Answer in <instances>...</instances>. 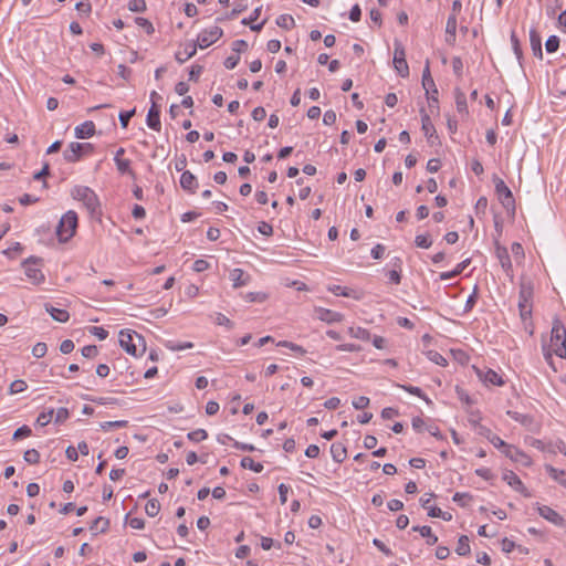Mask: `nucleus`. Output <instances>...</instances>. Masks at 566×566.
Returning a JSON list of instances; mask_svg holds the SVG:
<instances>
[{
  "mask_svg": "<svg viewBox=\"0 0 566 566\" xmlns=\"http://www.w3.org/2000/svg\"><path fill=\"white\" fill-rule=\"evenodd\" d=\"M71 196L74 200L80 201L92 218L102 216V208L98 196L87 186H75Z\"/></svg>",
  "mask_w": 566,
  "mask_h": 566,
  "instance_id": "obj_1",
  "label": "nucleus"
},
{
  "mask_svg": "<svg viewBox=\"0 0 566 566\" xmlns=\"http://www.w3.org/2000/svg\"><path fill=\"white\" fill-rule=\"evenodd\" d=\"M119 345L127 354L140 357L146 350V342L142 335L129 329L119 332Z\"/></svg>",
  "mask_w": 566,
  "mask_h": 566,
  "instance_id": "obj_2",
  "label": "nucleus"
},
{
  "mask_svg": "<svg viewBox=\"0 0 566 566\" xmlns=\"http://www.w3.org/2000/svg\"><path fill=\"white\" fill-rule=\"evenodd\" d=\"M77 228V214L73 210L65 212L56 227V235L60 242H67L75 234Z\"/></svg>",
  "mask_w": 566,
  "mask_h": 566,
  "instance_id": "obj_3",
  "label": "nucleus"
},
{
  "mask_svg": "<svg viewBox=\"0 0 566 566\" xmlns=\"http://www.w3.org/2000/svg\"><path fill=\"white\" fill-rule=\"evenodd\" d=\"M551 347L553 353L560 357H566V328L559 319L553 322L551 332Z\"/></svg>",
  "mask_w": 566,
  "mask_h": 566,
  "instance_id": "obj_4",
  "label": "nucleus"
},
{
  "mask_svg": "<svg viewBox=\"0 0 566 566\" xmlns=\"http://www.w3.org/2000/svg\"><path fill=\"white\" fill-rule=\"evenodd\" d=\"M41 266L42 260L36 256H30L22 262L24 274L32 284L39 285L45 281Z\"/></svg>",
  "mask_w": 566,
  "mask_h": 566,
  "instance_id": "obj_5",
  "label": "nucleus"
},
{
  "mask_svg": "<svg viewBox=\"0 0 566 566\" xmlns=\"http://www.w3.org/2000/svg\"><path fill=\"white\" fill-rule=\"evenodd\" d=\"M494 187L495 192L499 196V199L504 208L506 209H514L515 208V200L513 197V193L511 189L506 186V184L499 177H494Z\"/></svg>",
  "mask_w": 566,
  "mask_h": 566,
  "instance_id": "obj_6",
  "label": "nucleus"
},
{
  "mask_svg": "<svg viewBox=\"0 0 566 566\" xmlns=\"http://www.w3.org/2000/svg\"><path fill=\"white\" fill-rule=\"evenodd\" d=\"M222 29L217 25L205 29L198 34L196 44L200 49H206L217 42L222 36Z\"/></svg>",
  "mask_w": 566,
  "mask_h": 566,
  "instance_id": "obj_7",
  "label": "nucleus"
},
{
  "mask_svg": "<svg viewBox=\"0 0 566 566\" xmlns=\"http://www.w3.org/2000/svg\"><path fill=\"white\" fill-rule=\"evenodd\" d=\"M394 66L400 76L407 77L409 75V66L406 61L405 49L399 42H395Z\"/></svg>",
  "mask_w": 566,
  "mask_h": 566,
  "instance_id": "obj_8",
  "label": "nucleus"
},
{
  "mask_svg": "<svg viewBox=\"0 0 566 566\" xmlns=\"http://www.w3.org/2000/svg\"><path fill=\"white\" fill-rule=\"evenodd\" d=\"M315 314L319 321L325 322L327 324L338 323L342 322L344 318V315L342 313L324 307H316Z\"/></svg>",
  "mask_w": 566,
  "mask_h": 566,
  "instance_id": "obj_9",
  "label": "nucleus"
},
{
  "mask_svg": "<svg viewBox=\"0 0 566 566\" xmlns=\"http://www.w3.org/2000/svg\"><path fill=\"white\" fill-rule=\"evenodd\" d=\"M537 511H538V514L543 518L547 520L548 522L553 523L554 525H557V526L564 525V517L558 512L553 510L552 507H549L547 505H539L537 507Z\"/></svg>",
  "mask_w": 566,
  "mask_h": 566,
  "instance_id": "obj_10",
  "label": "nucleus"
},
{
  "mask_svg": "<svg viewBox=\"0 0 566 566\" xmlns=\"http://www.w3.org/2000/svg\"><path fill=\"white\" fill-rule=\"evenodd\" d=\"M421 129L430 144H433L434 139H438L437 132L430 116L424 111H421Z\"/></svg>",
  "mask_w": 566,
  "mask_h": 566,
  "instance_id": "obj_11",
  "label": "nucleus"
},
{
  "mask_svg": "<svg viewBox=\"0 0 566 566\" xmlns=\"http://www.w3.org/2000/svg\"><path fill=\"white\" fill-rule=\"evenodd\" d=\"M503 453L511 460L518 462L525 467H528L532 463L531 458L526 453H524L523 451L518 450L513 446H509Z\"/></svg>",
  "mask_w": 566,
  "mask_h": 566,
  "instance_id": "obj_12",
  "label": "nucleus"
},
{
  "mask_svg": "<svg viewBox=\"0 0 566 566\" xmlns=\"http://www.w3.org/2000/svg\"><path fill=\"white\" fill-rule=\"evenodd\" d=\"M479 378L488 385L502 386L504 384L502 377L492 369H476Z\"/></svg>",
  "mask_w": 566,
  "mask_h": 566,
  "instance_id": "obj_13",
  "label": "nucleus"
},
{
  "mask_svg": "<svg viewBox=\"0 0 566 566\" xmlns=\"http://www.w3.org/2000/svg\"><path fill=\"white\" fill-rule=\"evenodd\" d=\"M84 151V145L81 143H71L64 150L63 156L67 163H75L80 160Z\"/></svg>",
  "mask_w": 566,
  "mask_h": 566,
  "instance_id": "obj_14",
  "label": "nucleus"
},
{
  "mask_svg": "<svg viewBox=\"0 0 566 566\" xmlns=\"http://www.w3.org/2000/svg\"><path fill=\"white\" fill-rule=\"evenodd\" d=\"M533 285L531 282H521L518 293V306H532Z\"/></svg>",
  "mask_w": 566,
  "mask_h": 566,
  "instance_id": "obj_15",
  "label": "nucleus"
},
{
  "mask_svg": "<svg viewBox=\"0 0 566 566\" xmlns=\"http://www.w3.org/2000/svg\"><path fill=\"white\" fill-rule=\"evenodd\" d=\"M146 123L150 129H154L157 132L160 130V128H161L160 108H158V106H150V108L148 109V113H147Z\"/></svg>",
  "mask_w": 566,
  "mask_h": 566,
  "instance_id": "obj_16",
  "label": "nucleus"
},
{
  "mask_svg": "<svg viewBox=\"0 0 566 566\" xmlns=\"http://www.w3.org/2000/svg\"><path fill=\"white\" fill-rule=\"evenodd\" d=\"M180 186L184 190L195 193L198 188L197 178L190 171L186 170L180 177Z\"/></svg>",
  "mask_w": 566,
  "mask_h": 566,
  "instance_id": "obj_17",
  "label": "nucleus"
},
{
  "mask_svg": "<svg viewBox=\"0 0 566 566\" xmlns=\"http://www.w3.org/2000/svg\"><path fill=\"white\" fill-rule=\"evenodd\" d=\"M95 134V124L92 120H86L75 127V137L78 139L90 138Z\"/></svg>",
  "mask_w": 566,
  "mask_h": 566,
  "instance_id": "obj_18",
  "label": "nucleus"
},
{
  "mask_svg": "<svg viewBox=\"0 0 566 566\" xmlns=\"http://www.w3.org/2000/svg\"><path fill=\"white\" fill-rule=\"evenodd\" d=\"M250 276L242 269H233L230 272V280L234 289L244 286L248 284Z\"/></svg>",
  "mask_w": 566,
  "mask_h": 566,
  "instance_id": "obj_19",
  "label": "nucleus"
},
{
  "mask_svg": "<svg viewBox=\"0 0 566 566\" xmlns=\"http://www.w3.org/2000/svg\"><path fill=\"white\" fill-rule=\"evenodd\" d=\"M530 44H531V49H532L534 56L542 60L543 59L542 39H541L539 33L535 29H532L530 31Z\"/></svg>",
  "mask_w": 566,
  "mask_h": 566,
  "instance_id": "obj_20",
  "label": "nucleus"
},
{
  "mask_svg": "<svg viewBox=\"0 0 566 566\" xmlns=\"http://www.w3.org/2000/svg\"><path fill=\"white\" fill-rule=\"evenodd\" d=\"M503 480L512 486L515 491L524 493L525 486L522 483L521 479L510 470H506L503 472Z\"/></svg>",
  "mask_w": 566,
  "mask_h": 566,
  "instance_id": "obj_21",
  "label": "nucleus"
},
{
  "mask_svg": "<svg viewBox=\"0 0 566 566\" xmlns=\"http://www.w3.org/2000/svg\"><path fill=\"white\" fill-rule=\"evenodd\" d=\"M457 25V18L454 14H450L446 25V42L451 45L455 42Z\"/></svg>",
  "mask_w": 566,
  "mask_h": 566,
  "instance_id": "obj_22",
  "label": "nucleus"
},
{
  "mask_svg": "<svg viewBox=\"0 0 566 566\" xmlns=\"http://www.w3.org/2000/svg\"><path fill=\"white\" fill-rule=\"evenodd\" d=\"M197 53V44L196 43H187L185 45L184 51H178L175 55L176 60L182 64L189 59H191Z\"/></svg>",
  "mask_w": 566,
  "mask_h": 566,
  "instance_id": "obj_23",
  "label": "nucleus"
},
{
  "mask_svg": "<svg viewBox=\"0 0 566 566\" xmlns=\"http://www.w3.org/2000/svg\"><path fill=\"white\" fill-rule=\"evenodd\" d=\"M45 311L51 317L60 323H65L70 318V314L66 310L54 307L51 304H45Z\"/></svg>",
  "mask_w": 566,
  "mask_h": 566,
  "instance_id": "obj_24",
  "label": "nucleus"
},
{
  "mask_svg": "<svg viewBox=\"0 0 566 566\" xmlns=\"http://www.w3.org/2000/svg\"><path fill=\"white\" fill-rule=\"evenodd\" d=\"M331 454L335 462L342 463L347 455L346 448L340 442H335L331 446Z\"/></svg>",
  "mask_w": 566,
  "mask_h": 566,
  "instance_id": "obj_25",
  "label": "nucleus"
},
{
  "mask_svg": "<svg viewBox=\"0 0 566 566\" xmlns=\"http://www.w3.org/2000/svg\"><path fill=\"white\" fill-rule=\"evenodd\" d=\"M116 168L120 175H129L135 178V172L130 168L132 161L126 158H114Z\"/></svg>",
  "mask_w": 566,
  "mask_h": 566,
  "instance_id": "obj_26",
  "label": "nucleus"
},
{
  "mask_svg": "<svg viewBox=\"0 0 566 566\" xmlns=\"http://www.w3.org/2000/svg\"><path fill=\"white\" fill-rule=\"evenodd\" d=\"M109 527V521L103 516H98L96 517L90 528L91 531L94 532V534H98V533H105Z\"/></svg>",
  "mask_w": 566,
  "mask_h": 566,
  "instance_id": "obj_27",
  "label": "nucleus"
},
{
  "mask_svg": "<svg viewBox=\"0 0 566 566\" xmlns=\"http://www.w3.org/2000/svg\"><path fill=\"white\" fill-rule=\"evenodd\" d=\"M455 552L460 556H467L470 554L471 548H470L469 537L467 535H461L459 537Z\"/></svg>",
  "mask_w": 566,
  "mask_h": 566,
  "instance_id": "obj_28",
  "label": "nucleus"
},
{
  "mask_svg": "<svg viewBox=\"0 0 566 566\" xmlns=\"http://www.w3.org/2000/svg\"><path fill=\"white\" fill-rule=\"evenodd\" d=\"M240 464L243 469H249L256 473H260L263 471V464L260 462H255L251 457L242 458Z\"/></svg>",
  "mask_w": 566,
  "mask_h": 566,
  "instance_id": "obj_29",
  "label": "nucleus"
},
{
  "mask_svg": "<svg viewBox=\"0 0 566 566\" xmlns=\"http://www.w3.org/2000/svg\"><path fill=\"white\" fill-rule=\"evenodd\" d=\"M454 94H455V105H457L458 112L461 114H468V105H467L465 94L459 88L455 90Z\"/></svg>",
  "mask_w": 566,
  "mask_h": 566,
  "instance_id": "obj_30",
  "label": "nucleus"
},
{
  "mask_svg": "<svg viewBox=\"0 0 566 566\" xmlns=\"http://www.w3.org/2000/svg\"><path fill=\"white\" fill-rule=\"evenodd\" d=\"M545 470L554 481L563 484L564 479H566V472L564 470L556 469L551 464H546Z\"/></svg>",
  "mask_w": 566,
  "mask_h": 566,
  "instance_id": "obj_31",
  "label": "nucleus"
},
{
  "mask_svg": "<svg viewBox=\"0 0 566 566\" xmlns=\"http://www.w3.org/2000/svg\"><path fill=\"white\" fill-rule=\"evenodd\" d=\"M497 258L500 260L501 266L507 272L512 269L511 258L505 248H497Z\"/></svg>",
  "mask_w": 566,
  "mask_h": 566,
  "instance_id": "obj_32",
  "label": "nucleus"
},
{
  "mask_svg": "<svg viewBox=\"0 0 566 566\" xmlns=\"http://www.w3.org/2000/svg\"><path fill=\"white\" fill-rule=\"evenodd\" d=\"M348 334L352 337L357 338V339H361V340H369L370 339L369 331L366 329V328H363V327H349L348 328Z\"/></svg>",
  "mask_w": 566,
  "mask_h": 566,
  "instance_id": "obj_33",
  "label": "nucleus"
},
{
  "mask_svg": "<svg viewBox=\"0 0 566 566\" xmlns=\"http://www.w3.org/2000/svg\"><path fill=\"white\" fill-rule=\"evenodd\" d=\"M276 24L282 29L291 30L295 27V21L290 14H281L276 19Z\"/></svg>",
  "mask_w": 566,
  "mask_h": 566,
  "instance_id": "obj_34",
  "label": "nucleus"
},
{
  "mask_svg": "<svg viewBox=\"0 0 566 566\" xmlns=\"http://www.w3.org/2000/svg\"><path fill=\"white\" fill-rule=\"evenodd\" d=\"M165 346L172 352H179V350L192 348L193 344L190 342L181 343V342L168 340V342H166Z\"/></svg>",
  "mask_w": 566,
  "mask_h": 566,
  "instance_id": "obj_35",
  "label": "nucleus"
},
{
  "mask_svg": "<svg viewBox=\"0 0 566 566\" xmlns=\"http://www.w3.org/2000/svg\"><path fill=\"white\" fill-rule=\"evenodd\" d=\"M160 511V503L156 499L149 500L145 505V512L148 516L155 517Z\"/></svg>",
  "mask_w": 566,
  "mask_h": 566,
  "instance_id": "obj_36",
  "label": "nucleus"
},
{
  "mask_svg": "<svg viewBox=\"0 0 566 566\" xmlns=\"http://www.w3.org/2000/svg\"><path fill=\"white\" fill-rule=\"evenodd\" d=\"M128 424L126 420L105 421L99 424L103 431H109L112 429L125 428Z\"/></svg>",
  "mask_w": 566,
  "mask_h": 566,
  "instance_id": "obj_37",
  "label": "nucleus"
},
{
  "mask_svg": "<svg viewBox=\"0 0 566 566\" xmlns=\"http://www.w3.org/2000/svg\"><path fill=\"white\" fill-rule=\"evenodd\" d=\"M428 515L431 516V517H440L444 521H451L452 520V514L449 513V512H444L442 511L441 509L437 507V506H430L429 511H428Z\"/></svg>",
  "mask_w": 566,
  "mask_h": 566,
  "instance_id": "obj_38",
  "label": "nucleus"
},
{
  "mask_svg": "<svg viewBox=\"0 0 566 566\" xmlns=\"http://www.w3.org/2000/svg\"><path fill=\"white\" fill-rule=\"evenodd\" d=\"M54 409L41 412L36 418V424L44 427L53 420Z\"/></svg>",
  "mask_w": 566,
  "mask_h": 566,
  "instance_id": "obj_39",
  "label": "nucleus"
},
{
  "mask_svg": "<svg viewBox=\"0 0 566 566\" xmlns=\"http://www.w3.org/2000/svg\"><path fill=\"white\" fill-rule=\"evenodd\" d=\"M420 535L422 537L427 538V544L428 545H434L438 542V536L432 534V531H431L430 526H427V525L421 526Z\"/></svg>",
  "mask_w": 566,
  "mask_h": 566,
  "instance_id": "obj_40",
  "label": "nucleus"
},
{
  "mask_svg": "<svg viewBox=\"0 0 566 566\" xmlns=\"http://www.w3.org/2000/svg\"><path fill=\"white\" fill-rule=\"evenodd\" d=\"M27 388H28V385L24 380L17 379L11 382V385L9 387V392L11 395H15V394H20V392L24 391Z\"/></svg>",
  "mask_w": 566,
  "mask_h": 566,
  "instance_id": "obj_41",
  "label": "nucleus"
},
{
  "mask_svg": "<svg viewBox=\"0 0 566 566\" xmlns=\"http://www.w3.org/2000/svg\"><path fill=\"white\" fill-rule=\"evenodd\" d=\"M415 243L418 248L429 249L432 245V240L429 234H418L416 235Z\"/></svg>",
  "mask_w": 566,
  "mask_h": 566,
  "instance_id": "obj_42",
  "label": "nucleus"
},
{
  "mask_svg": "<svg viewBox=\"0 0 566 566\" xmlns=\"http://www.w3.org/2000/svg\"><path fill=\"white\" fill-rule=\"evenodd\" d=\"M188 439L192 442H200L207 439L208 433L205 429H197L187 434Z\"/></svg>",
  "mask_w": 566,
  "mask_h": 566,
  "instance_id": "obj_43",
  "label": "nucleus"
},
{
  "mask_svg": "<svg viewBox=\"0 0 566 566\" xmlns=\"http://www.w3.org/2000/svg\"><path fill=\"white\" fill-rule=\"evenodd\" d=\"M277 346L289 348V349H291V350H293V352H295V353H297L300 355H305L306 354V350L302 346H300V345H297L295 343L289 342V340H281V342L277 343Z\"/></svg>",
  "mask_w": 566,
  "mask_h": 566,
  "instance_id": "obj_44",
  "label": "nucleus"
},
{
  "mask_svg": "<svg viewBox=\"0 0 566 566\" xmlns=\"http://www.w3.org/2000/svg\"><path fill=\"white\" fill-rule=\"evenodd\" d=\"M23 459L30 464H36L40 461V453L35 449H30L24 452Z\"/></svg>",
  "mask_w": 566,
  "mask_h": 566,
  "instance_id": "obj_45",
  "label": "nucleus"
},
{
  "mask_svg": "<svg viewBox=\"0 0 566 566\" xmlns=\"http://www.w3.org/2000/svg\"><path fill=\"white\" fill-rule=\"evenodd\" d=\"M546 51L548 53H554L559 48V38L556 35H551L545 43Z\"/></svg>",
  "mask_w": 566,
  "mask_h": 566,
  "instance_id": "obj_46",
  "label": "nucleus"
},
{
  "mask_svg": "<svg viewBox=\"0 0 566 566\" xmlns=\"http://www.w3.org/2000/svg\"><path fill=\"white\" fill-rule=\"evenodd\" d=\"M427 356L431 361H433L434 364H437L439 366L447 365V359L440 353H438L436 350H429L427 353Z\"/></svg>",
  "mask_w": 566,
  "mask_h": 566,
  "instance_id": "obj_47",
  "label": "nucleus"
},
{
  "mask_svg": "<svg viewBox=\"0 0 566 566\" xmlns=\"http://www.w3.org/2000/svg\"><path fill=\"white\" fill-rule=\"evenodd\" d=\"M486 439L496 448V449H500L502 450V452H504V450H506V448L510 446L507 444L506 442H504L499 436L496 434H493V436H486Z\"/></svg>",
  "mask_w": 566,
  "mask_h": 566,
  "instance_id": "obj_48",
  "label": "nucleus"
},
{
  "mask_svg": "<svg viewBox=\"0 0 566 566\" xmlns=\"http://www.w3.org/2000/svg\"><path fill=\"white\" fill-rule=\"evenodd\" d=\"M128 9L133 12H144L146 10L145 0H129Z\"/></svg>",
  "mask_w": 566,
  "mask_h": 566,
  "instance_id": "obj_49",
  "label": "nucleus"
},
{
  "mask_svg": "<svg viewBox=\"0 0 566 566\" xmlns=\"http://www.w3.org/2000/svg\"><path fill=\"white\" fill-rule=\"evenodd\" d=\"M48 352V346L45 343H36L32 348V355L36 358L43 357Z\"/></svg>",
  "mask_w": 566,
  "mask_h": 566,
  "instance_id": "obj_50",
  "label": "nucleus"
},
{
  "mask_svg": "<svg viewBox=\"0 0 566 566\" xmlns=\"http://www.w3.org/2000/svg\"><path fill=\"white\" fill-rule=\"evenodd\" d=\"M135 115V108L119 113V122L123 128H127L130 118Z\"/></svg>",
  "mask_w": 566,
  "mask_h": 566,
  "instance_id": "obj_51",
  "label": "nucleus"
},
{
  "mask_svg": "<svg viewBox=\"0 0 566 566\" xmlns=\"http://www.w3.org/2000/svg\"><path fill=\"white\" fill-rule=\"evenodd\" d=\"M370 400L366 396H359L353 400V407L357 410H361L368 407Z\"/></svg>",
  "mask_w": 566,
  "mask_h": 566,
  "instance_id": "obj_52",
  "label": "nucleus"
},
{
  "mask_svg": "<svg viewBox=\"0 0 566 566\" xmlns=\"http://www.w3.org/2000/svg\"><path fill=\"white\" fill-rule=\"evenodd\" d=\"M54 422L55 423H63L65 420L69 419L70 412L66 408H59L56 412L54 411Z\"/></svg>",
  "mask_w": 566,
  "mask_h": 566,
  "instance_id": "obj_53",
  "label": "nucleus"
},
{
  "mask_svg": "<svg viewBox=\"0 0 566 566\" xmlns=\"http://www.w3.org/2000/svg\"><path fill=\"white\" fill-rule=\"evenodd\" d=\"M214 323L217 325L226 326V327H228V329L233 328V323L222 313L216 314Z\"/></svg>",
  "mask_w": 566,
  "mask_h": 566,
  "instance_id": "obj_54",
  "label": "nucleus"
},
{
  "mask_svg": "<svg viewBox=\"0 0 566 566\" xmlns=\"http://www.w3.org/2000/svg\"><path fill=\"white\" fill-rule=\"evenodd\" d=\"M511 42H512V48H513V51H514L516 57L518 60H521L523 56V52H522L521 44H520V41H518L515 32L511 33Z\"/></svg>",
  "mask_w": 566,
  "mask_h": 566,
  "instance_id": "obj_55",
  "label": "nucleus"
},
{
  "mask_svg": "<svg viewBox=\"0 0 566 566\" xmlns=\"http://www.w3.org/2000/svg\"><path fill=\"white\" fill-rule=\"evenodd\" d=\"M403 390H406L407 392L411 394V395H415V396H418L424 400L428 401V398L427 396L423 394V391L419 388V387H415V386H411V385H401L400 386Z\"/></svg>",
  "mask_w": 566,
  "mask_h": 566,
  "instance_id": "obj_56",
  "label": "nucleus"
},
{
  "mask_svg": "<svg viewBox=\"0 0 566 566\" xmlns=\"http://www.w3.org/2000/svg\"><path fill=\"white\" fill-rule=\"evenodd\" d=\"M135 22L137 25L145 29L148 34L154 33V31H155L154 27H153L151 22L149 20H147L146 18L138 17L135 19Z\"/></svg>",
  "mask_w": 566,
  "mask_h": 566,
  "instance_id": "obj_57",
  "label": "nucleus"
},
{
  "mask_svg": "<svg viewBox=\"0 0 566 566\" xmlns=\"http://www.w3.org/2000/svg\"><path fill=\"white\" fill-rule=\"evenodd\" d=\"M328 291L337 296H350V291L347 287H343L339 285H331L328 286Z\"/></svg>",
  "mask_w": 566,
  "mask_h": 566,
  "instance_id": "obj_58",
  "label": "nucleus"
},
{
  "mask_svg": "<svg viewBox=\"0 0 566 566\" xmlns=\"http://www.w3.org/2000/svg\"><path fill=\"white\" fill-rule=\"evenodd\" d=\"M401 272L402 271H398L396 269L388 271L387 276L389 279V282L396 285L400 284L402 279Z\"/></svg>",
  "mask_w": 566,
  "mask_h": 566,
  "instance_id": "obj_59",
  "label": "nucleus"
},
{
  "mask_svg": "<svg viewBox=\"0 0 566 566\" xmlns=\"http://www.w3.org/2000/svg\"><path fill=\"white\" fill-rule=\"evenodd\" d=\"M31 432L32 431L28 426H22L14 431L13 439L19 440L22 438H27V437L31 436Z\"/></svg>",
  "mask_w": 566,
  "mask_h": 566,
  "instance_id": "obj_60",
  "label": "nucleus"
},
{
  "mask_svg": "<svg viewBox=\"0 0 566 566\" xmlns=\"http://www.w3.org/2000/svg\"><path fill=\"white\" fill-rule=\"evenodd\" d=\"M422 87L424 88L427 95H429L430 93L438 94V88L436 86L433 78H427L422 81Z\"/></svg>",
  "mask_w": 566,
  "mask_h": 566,
  "instance_id": "obj_61",
  "label": "nucleus"
},
{
  "mask_svg": "<svg viewBox=\"0 0 566 566\" xmlns=\"http://www.w3.org/2000/svg\"><path fill=\"white\" fill-rule=\"evenodd\" d=\"M90 332L101 340H104L108 336V332L101 326H92Z\"/></svg>",
  "mask_w": 566,
  "mask_h": 566,
  "instance_id": "obj_62",
  "label": "nucleus"
},
{
  "mask_svg": "<svg viewBox=\"0 0 566 566\" xmlns=\"http://www.w3.org/2000/svg\"><path fill=\"white\" fill-rule=\"evenodd\" d=\"M239 62H240V55L233 54V55L228 56L224 60V66L228 70H233L238 65Z\"/></svg>",
  "mask_w": 566,
  "mask_h": 566,
  "instance_id": "obj_63",
  "label": "nucleus"
},
{
  "mask_svg": "<svg viewBox=\"0 0 566 566\" xmlns=\"http://www.w3.org/2000/svg\"><path fill=\"white\" fill-rule=\"evenodd\" d=\"M208 268L209 263L203 259L196 260L192 264V270L198 273L206 271Z\"/></svg>",
  "mask_w": 566,
  "mask_h": 566,
  "instance_id": "obj_64",
  "label": "nucleus"
}]
</instances>
